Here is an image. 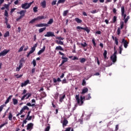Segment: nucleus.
Wrapping results in <instances>:
<instances>
[{"instance_id": "obj_27", "label": "nucleus", "mask_w": 131, "mask_h": 131, "mask_svg": "<svg viewBox=\"0 0 131 131\" xmlns=\"http://www.w3.org/2000/svg\"><path fill=\"white\" fill-rule=\"evenodd\" d=\"M13 118V115L12 113L10 112L8 115V119L10 121H12V119Z\"/></svg>"}, {"instance_id": "obj_16", "label": "nucleus", "mask_w": 131, "mask_h": 131, "mask_svg": "<svg viewBox=\"0 0 131 131\" xmlns=\"http://www.w3.org/2000/svg\"><path fill=\"white\" fill-rule=\"evenodd\" d=\"M45 51H46V46H43L42 49H41L38 51L37 55H41V54H42V53H43Z\"/></svg>"}, {"instance_id": "obj_1", "label": "nucleus", "mask_w": 131, "mask_h": 131, "mask_svg": "<svg viewBox=\"0 0 131 131\" xmlns=\"http://www.w3.org/2000/svg\"><path fill=\"white\" fill-rule=\"evenodd\" d=\"M75 99L77 101V104L79 105V106H82L83 104V98L82 96H81L79 98V94L76 95L75 96Z\"/></svg>"}, {"instance_id": "obj_33", "label": "nucleus", "mask_w": 131, "mask_h": 131, "mask_svg": "<svg viewBox=\"0 0 131 131\" xmlns=\"http://www.w3.org/2000/svg\"><path fill=\"white\" fill-rule=\"evenodd\" d=\"M68 12H69V11L68 10L64 11L63 13V16L64 17H66V16H67V14H68Z\"/></svg>"}, {"instance_id": "obj_24", "label": "nucleus", "mask_w": 131, "mask_h": 131, "mask_svg": "<svg viewBox=\"0 0 131 131\" xmlns=\"http://www.w3.org/2000/svg\"><path fill=\"white\" fill-rule=\"evenodd\" d=\"M75 20L76 21V22H77V23H82V20L78 18V17L75 18Z\"/></svg>"}, {"instance_id": "obj_36", "label": "nucleus", "mask_w": 131, "mask_h": 131, "mask_svg": "<svg viewBox=\"0 0 131 131\" xmlns=\"http://www.w3.org/2000/svg\"><path fill=\"white\" fill-rule=\"evenodd\" d=\"M103 57H104V59H107V50L104 51Z\"/></svg>"}, {"instance_id": "obj_42", "label": "nucleus", "mask_w": 131, "mask_h": 131, "mask_svg": "<svg viewBox=\"0 0 131 131\" xmlns=\"http://www.w3.org/2000/svg\"><path fill=\"white\" fill-rule=\"evenodd\" d=\"M86 60L85 58H82L80 59V63H84L85 62Z\"/></svg>"}, {"instance_id": "obj_3", "label": "nucleus", "mask_w": 131, "mask_h": 131, "mask_svg": "<svg viewBox=\"0 0 131 131\" xmlns=\"http://www.w3.org/2000/svg\"><path fill=\"white\" fill-rule=\"evenodd\" d=\"M33 2H34L32 1V2L29 3H25L24 4H22L21 7L22 9H24V10H27L28 9H29L30 7H31V5H32Z\"/></svg>"}, {"instance_id": "obj_9", "label": "nucleus", "mask_w": 131, "mask_h": 131, "mask_svg": "<svg viewBox=\"0 0 131 131\" xmlns=\"http://www.w3.org/2000/svg\"><path fill=\"white\" fill-rule=\"evenodd\" d=\"M9 52H10V50L5 49L0 53V57H4V56H6V55H7Z\"/></svg>"}, {"instance_id": "obj_13", "label": "nucleus", "mask_w": 131, "mask_h": 131, "mask_svg": "<svg viewBox=\"0 0 131 131\" xmlns=\"http://www.w3.org/2000/svg\"><path fill=\"white\" fill-rule=\"evenodd\" d=\"M61 123H62V126L63 127H65V126H66L67 124H68V120L64 118L62 122L61 121Z\"/></svg>"}, {"instance_id": "obj_6", "label": "nucleus", "mask_w": 131, "mask_h": 131, "mask_svg": "<svg viewBox=\"0 0 131 131\" xmlns=\"http://www.w3.org/2000/svg\"><path fill=\"white\" fill-rule=\"evenodd\" d=\"M22 95H24V96L21 98V101H24V100H25V98L26 100H28V99H29V98H30V96H31V93H26V94ZM27 96V97H26Z\"/></svg>"}, {"instance_id": "obj_46", "label": "nucleus", "mask_w": 131, "mask_h": 131, "mask_svg": "<svg viewBox=\"0 0 131 131\" xmlns=\"http://www.w3.org/2000/svg\"><path fill=\"white\" fill-rule=\"evenodd\" d=\"M34 51H35V48L32 47L31 50L29 52L30 54H32V53H33L34 52Z\"/></svg>"}, {"instance_id": "obj_57", "label": "nucleus", "mask_w": 131, "mask_h": 131, "mask_svg": "<svg viewBox=\"0 0 131 131\" xmlns=\"http://www.w3.org/2000/svg\"><path fill=\"white\" fill-rule=\"evenodd\" d=\"M56 39H59V40H63L64 39V38H62V37H56Z\"/></svg>"}, {"instance_id": "obj_32", "label": "nucleus", "mask_w": 131, "mask_h": 131, "mask_svg": "<svg viewBox=\"0 0 131 131\" xmlns=\"http://www.w3.org/2000/svg\"><path fill=\"white\" fill-rule=\"evenodd\" d=\"M27 106H29V107H33V106H35V104L33 103L31 104V103L30 102H29V103H27Z\"/></svg>"}, {"instance_id": "obj_26", "label": "nucleus", "mask_w": 131, "mask_h": 131, "mask_svg": "<svg viewBox=\"0 0 131 131\" xmlns=\"http://www.w3.org/2000/svg\"><path fill=\"white\" fill-rule=\"evenodd\" d=\"M121 14H124L125 12V9H124V6H123L121 7Z\"/></svg>"}, {"instance_id": "obj_11", "label": "nucleus", "mask_w": 131, "mask_h": 131, "mask_svg": "<svg viewBox=\"0 0 131 131\" xmlns=\"http://www.w3.org/2000/svg\"><path fill=\"white\" fill-rule=\"evenodd\" d=\"M32 128H33V123H30L28 124L27 126V130H29L30 129H32Z\"/></svg>"}, {"instance_id": "obj_4", "label": "nucleus", "mask_w": 131, "mask_h": 131, "mask_svg": "<svg viewBox=\"0 0 131 131\" xmlns=\"http://www.w3.org/2000/svg\"><path fill=\"white\" fill-rule=\"evenodd\" d=\"M117 51L114 52L113 55L111 56V59L112 60L113 63H115L117 61Z\"/></svg>"}, {"instance_id": "obj_2", "label": "nucleus", "mask_w": 131, "mask_h": 131, "mask_svg": "<svg viewBox=\"0 0 131 131\" xmlns=\"http://www.w3.org/2000/svg\"><path fill=\"white\" fill-rule=\"evenodd\" d=\"M26 10H21L19 12H17V14H19L20 16L18 17L17 18H16V21H19V20H21V19L23 18L24 17H25V14H26Z\"/></svg>"}, {"instance_id": "obj_31", "label": "nucleus", "mask_w": 131, "mask_h": 131, "mask_svg": "<svg viewBox=\"0 0 131 131\" xmlns=\"http://www.w3.org/2000/svg\"><path fill=\"white\" fill-rule=\"evenodd\" d=\"M47 28L46 27L41 28L39 30V33H41V32H43L45 30H46Z\"/></svg>"}, {"instance_id": "obj_18", "label": "nucleus", "mask_w": 131, "mask_h": 131, "mask_svg": "<svg viewBox=\"0 0 131 131\" xmlns=\"http://www.w3.org/2000/svg\"><path fill=\"white\" fill-rule=\"evenodd\" d=\"M88 92H89V89L85 88L82 89L81 94V95H83L84 94H86V93H88Z\"/></svg>"}, {"instance_id": "obj_8", "label": "nucleus", "mask_w": 131, "mask_h": 131, "mask_svg": "<svg viewBox=\"0 0 131 131\" xmlns=\"http://www.w3.org/2000/svg\"><path fill=\"white\" fill-rule=\"evenodd\" d=\"M45 37H53V36H56L55 35V33L53 32H47V34L45 35Z\"/></svg>"}, {"instance_id": "obj_56", "label": "nucleus", "mask_w": 131, "mask_h": 131, "mask_svg": "<svg viewBox=\"0 0 131 131\" xmlns=\"http://www.w3.org/2000/svg\"><path fill=\"white\" fill-rule=\"evenodd\" d=\"M57 43L58 45H61V46H63V45H64V43L63 42V41L59 40V41H57Z\"/></svg>"}, {"instance_id": "obj_29", "label": "nucleus", "mask_w": 131, "mask_h": 131, "mask_svg": "<svg viewBox=\"0 0 131 131\" xmlns=\"http://www.w3.org/2000/svg\"><path fill=\"white\" fill-rule=\"evenodd\" d=\"M13 105H17L18 104V100L15 98L12 99Z\"/></svg>"}, {"instance_id": "obj_25", "label": "nucleus", "mask_w": 131, "mask_h": 131, "mask_svg": "<svg viewBox=\"0 0 131 131\" xmlns=\"http://www.w3.org/2000/svg\"><path fill=\"white\" fill-rule=\"evenodd\" d=\"M57 81H58V82H60L61 81H62V80H61V79H60V78H58L57 79H56V78H54L53 82L55 83H56V82H57Z\"/></svg>"}, {"instance_id": "obj_7", "label": "nucleus", "mask_w": 131, "mask_h": 131, "mask_svg": "<svg viewBox=\"0 0 131 131\" xmlns=\"http://www.w3.org/2000/svg\"><path fill=\"white\" fill-rule=\"evenodd\" d=\"M76 29H77L78 30H85V31H86L87 33H90V32L91 31V30H90V29H89V28L88 27H85V28H82L80 26H77L76 27Z\"/></svg>"}, {"instance_id": "obj_50", "label": "nucleus", "mask_w": 131, "mask_h": 131, "mask_svg": "<svg viewBox=\"0 0 131 131\" xmlns=\"http://www.w3.org/2000/svg\"><path fill=\"white\" fill-rule=\"evenodd\" d=\"M5 106H6V105L5 104H3L1 106H0V112H2V111H3V110L4 109V107H5Z\"/></svg>"}, {"instance_id": "obj_12", "label": "nucleus", "mask_w": 131, "mask_h": 131, "mask_svg": "<svg viewBox=\"0 0 131 131\" xmlns=\"http://www.w3.org/2000/svg\"><path fill=\"white\" fill-rule=\"evenodd\" d=\"M36 27H48L49 25L47 24H39L35 25Z\"/></svg>"}, {"instance_id": "obj_59", "label": "nucleus", "mask_w": 131, "mask_h": 131, "mask_svg": "<svg viewBox=\"0 0 131 131\" xmlns=\"http://www.w3.org/2000/svg\"><path fill=\"white\" fill-rule=\"evenodd\" d=\"M86 83V82H85V80L83 79L82 80V85L84 86V85H85Z\"/></svg>"}, {"instance_id": "obj_17", "label": "nucleus", "mask_w": 131, "mask_h": 131, "mask_svg": "<svg viewBox=\"0 0 131 131\" xmlns=\"http://www.w3.org/2000/svg\"><path fill=\"white\" fill-rule=\"evenodd\" d=\"M113 40L115 41V44L116 46H118V38H117V37H114V36H112Z\"/></svg>"}, {"instance_id": "obj_45", "label": "nucleus", "mask_w": 131, "mask_h": 131, "mask_svg": "<svg viewBox=\"0 0 131 131\" xmlns=\"http://www.w3.org/2000/svg\"><path fill=\"white\" fill-rule=\"evenodd\" d=\"M81 46H82L83 48H85V47H88V44L86 43V42H84V44L81 43Z\"/></svg>"}, {"instance_id": "obj_55", "label": "nucleus", "mask_w": 131, "mask_h": 131, "mask_svg": "<svg viewBox=\"0 0 131 131\" xmlns=\"http://www.w3.org/2000/svg\"><path fill=\"white\" fill-rule=\"evenodd\" d=\"M27 120L30 121L31 120V119H32V116H29V117H27V118H26Z\"/></svg>"}, {"instance_id": "obj_21", "label": "nucleus", "mask_w": 131, "mask_h": 131, "mask_svg": "<svg viewBox=\"0 0 131 131\" xmlns=\"http://www.w3.org/2000/svg\"><path fill=\"white\" fill-rule=\"evenodd\" d=\"M13 97V95H10L9 96V97L7 99L6 101L5 102V104H8L9 102H10V100L12 99Z\"/></svg>"}, {"instance_id": "obj_51", "label": "nucleus", "mask_w": 131, "mask_h": 131, "mask_svg": "<svg viewBox=\"0 0 131 131\" xmlns=\"http://www.w3.org/2000/svg\"><path fill=\"white\" fill-rule=\"evenodd\" d=\"M4 15L5 16V17H9V13H8V11H5Z\"/></svg>"}, {"instance_id": "obj_41", "label": "nucleus", "mask_w": 131, "mask_h": 131, "mask_svg": "<svg viewBox=\"0 0 131 131\" xmlns=\"http://www.w3.org/2000/svg\"><path fill=\"white\" fill-rule=\"evenodd\" d=\"M36 21V19L35 18L32 19L31 21H29V24H32Z\"/></svg>"}, {"instance_id": "obj_47", "label": "nucleus", "mask_w": 131, "mask_h": 131, "mask_svg": "<svg viewBox=\"0 0 131 131\" xmlns=\"http://www.w3.org/2000/svg\"><path fill=\"white\" fill-rule=\"evenodd\" d=\"M23 112H24V111L21 109L19 113H18L17 115L16 116L18 117L19 116V115H21V114H22L23 113Z\"/></svg>"}, {"instance_id": "obj_10", "label": "nucleus", "mask_w": 131, "mask_h": 131, "mask_svg": "<svg viewBox=\"0 0 131 131\" xmlns=\"http://www.w3.org/2000/svg\"><path fill=\"white\" fill-rule=\"evenodd\" d=\"M122 43H123L125 49H126L128 45V42L127 40H125L124 38H123L122 40Z\"/></svg>"}, {"instance_id": "obj_30", "label": "nucleus", "mask_w": 131, "mask_h": 131, "mask_svg": "<svg viewBox=\"0 0 131 131\" xmlns=\"http://www.w3.org/2000/svg\"><path fill=\"white\" fill-rule=\"evenodd\" d=\"M4 37H8L10 36V32L7 31L4 35Z\"/></svg>"}, {"instance_id": "obj_20", "label": "nucleus", "mask_w": 131, "mask_h": 131, "mask_svg": "<svg viewBox=\"0 0 131 131\" xmlns=\"http://www.w3.org/2000/svg\"><path fill=\"white\" fill-rule=\"evenodd\" d=\"M41 6L43 8V9H45V8L47 7V2H46V1H44L41 3Z\"/></svg>"}, {"instance_id": "obj_54", "label": "nucleus", "mask_w": 131, "mask_h": 131, "mask_svg": "<svg viewBox=\"0 0 131 131\" xmlns=\"http://www.w3.org/2000/svg\"><path fill=\"white\" fill-rule=\"evenodd\" d=\"M32 62H33V67H35L36 66V61H35V59H33Z\"/></svg>"}, {"instance_id": "obj_62", "label": "nucleus", "mask_w": 131, "mask_h": 131, "mask_svg": "<svg viewBox=\"0 0 131 131\" xmlns=\"http://www.w3.org/2000/svg\"><path fill=\"white\" fill-rule=\"evenodd\" d=\"M124 25V24H123V22H122L121 24L120 29H122L123 28Z\"/></svg>"}, {"instance_id": "obj_15", "label": "nucleus", "mask_w": 131, "mask_h": 131, "mask_svg": "<svg viewBox=\"0 0 131 131\" xmlns=\"http://www.w3.org/2000/svg\"><path fill=\"white\" fill-rule=\"evenodd\" d=\"M66 97V95L63 94V95H60L59 96V102L62 103Z\"/></svg>"}, {"instance_id": "obj_37", "label": "nucleus", "mask_w": 131, "mask_h": 131, "mask_svg": "<svg viewBox=\"0 0 131 131\" xmlns=\"http://www.w3.org/2000/svg\"><path fill=\"white\" fill-rule=\"evenodd\" d=\"M22 110H23L24 111L25 110H28L29 111V107H28V106H24L23 107V108H21Z\"/></svg>"}, {"instance_id": "obj_63", "label": "nucleus", "mask_w": 131, "mask_h": 131, "mask_svg": "<svg viewBox=\"0 0 131 131\" xmlns=\"http://www.w3.org/2000/svg\"><path fill=\"white\" fill-rule=\"evenodd\" d=\"M57 3V1L55 0V1H53L52 2V6H55V5H56V3Z\"/></svg>"}, {"instance_id": "obj_40", "label": "nucleus", "mask_w": 131, "mask_h": 131, "mask_svg": "<svg viewBox=\"0 0 131 131\" xmlns=\"http://www.w3.org/2000/svg\"><path fill=\"white\" fill-rule=\"evenodd\" d=\"M24 47H25V46L23 45L19 48V49L18 50V53H20V52H22V51H23Z\"/></svg>"}, {"instance_id": "obj_48", "label": "nucleus", "mask_w": 131, "mask_h": 131, "mask_svg": "<svg viewBox=\"0 0 131 131\" xmlns=\"http://www.w3.org/2000/svg\"><path fill=\"white\" fill-rule=\"evenodd\" d=\"M47 97V94H46L45 92H42V95H41V98H46Z\"/></svg>"}, {"instance_id": "obj_61", "label": "nucleus", "mask_w": 131, "mask_h": 131, "mask_svg": "<svg viewBox=\"0 0 131 131\" xmlns=\"http://www.w3.org/2000/svg\"><path fill=\"white\" fill-rule=\"evenodd\" d=\"M120 32H121L120 28H118L117 29V35H119V34H120Z\"/></svg>"}, {"instance_id": "obj_38", "label": "nucleus", "mask_w": 131, "mask_h": 131, "mask_svg": "<svg viewBox=\"0 0 131 131\" xmlns=\"http://www.w3.org/2000/svg\"><path fill=\"white\" fill-rule=\"evenodd\" d=\"M90 99H92V97H91V94H89L85 98V100H90Z\"/></svg>"}, {"instance_id": "obj_44", "label": "nucleus", "mask_w": 131, "mask_h": 131, "mask_svg": "<svg viewBox=\"0 0 131 131\" xmlns=\"http://www.w3.org/2000/svg\"><path fill=\"white\" fill-rule=\"evenodd\" d=\"M37 9H38V8H37V7H34V8H33V12H34V13H37Z\"/></svg>"}, {"instance_id": "obj_60", "label": "nucleus", "mask_w": 131, "mask_h": 131, "mask_svg": "<svg viewBox=\"0 0 131 131\" xmlns=\"http://www.w3.org/2000/svg\"><path fill=\"white\" fill-rule=\"evenodd\" d=\"M91 14H96V13H98V10H95L92 11H91Z\"/></svg>"}, {"instance_id": "obj_19", "label": "nucleus", "mask_w": 131, "mask_h": 131, "mask_svg": "<svg viewBox=\"0 0 131 131\" xmlns=\"http://www.w3.org/2000/svg\"><path fill=\"white\" fill-rule=\"evenodd\" d=\"M55 50L56 51H62V52H64V49L61 46H57Z\"/></svg>"}, {"instance_id": "obj_5", "label": "nucleus", "mask_w": 131, "mask_h": 131, "mask_svg": "<svg viewBox=\"0 0 131 131\" xmlns=\"http://www.w3.org/2000/svg\"><path fill=\"white\" fill-rule=\"evenodd\" d=\"M59 55H61V56H62L61 57V59H62L61 62H62L64 64L65 62L68 61V58L64 57V53L59 51Z\"/></svg>"}, {"instance_id": "obj_28", "label": "nucleus", "mask_w": 131, "mask_h": 131, "mask_svg": "<svg viewBox=\"0 0 131 131\" xmlns=\"http://www.w3.org/2000/svg\"><path fill=\"white\" fill-rule=\"evenodd\" d=\"M66 0H59L57 2V6H59V4H64Z\"/></svg>"}, {"instance_id": "obj_23", "label": "nucleus", "mask_w": 131, "mask_h": 131, "mask_svg": "<svg viewBox=\"0 0 131 131\" xmlns=\"http://www.w3.org/2000/svg\"><path fill=\"white\" fill-rule=\"evenodd\" d=\"M54 23V19L53 18H51L49 19V21L47 23L48 25H51Z\"/></svg>"}, {"instance_id": "obj_64", "label": "nucleus", "mask_w": 131, "mask_h": 131, "mask_svg": "<svg viewBox=\"0 0 131 131\" xmlns=\"http://www.w3.org/2000/svg\"><path fill=\"white\" fill-rule=\"evenodd\" d=\"M121 16L123 17V19H125L126 18V14L123 13V14H121Z\"/></svg>"}, {"instance_id": "obj_14", "label": "nucleus", "mask_w": 131, "mask_h": 131, "mask_svg": "<svg viewBox=\"0 0 131 131\" xmlns=\"http://www.w3.org/2000/svg\"><path fill=\"white\" fill-rule=\"evenodd\" d=\"M30 81H29V80H27L24 82H22L21 83V88H23V86H26V85H27V84L30 83Z\"/></svg>"}, {"instance_id": "obj_22", "label": "nucleus", "mask_w": 131, "mask_h": 131, "mask_svg": "<svg viewBox=\"0 0 131 131\" xmlns=\"http://www.w3.org/2000/svg\"><path fill=\"white\" fill-rule=\"evenodd\" d=\"M35 19H36V21H38V20H42V19H45V16H37L36 18H35Z\"/></svg>"}, {"instance_id": "obj_39", "label": "nucleus", "mask_w": 131, "mask_h": 131, "mask_svg": "<svg viewBox=\"0 0 131 131\" xmlns=\"http://www.w3.org/2000/svg\"><path fill=\"white\" fill-rule=\"evenodd\" d=\"M117 21V16H114L113 19V23H115Z\"/></svg>"}, {"instance_id": "obj_43", "label": "nucleus", "mask_w": 131, "mask_h": 131, "mask_svg": "<svg viewBox=\"0 0 131 131\" xmlns=\"http://www.w3.org/2000/svg\"><path fill=\"white\" fill-rule=\"evenodd\" d=\"M58 97H59V93H56L54 95V98L55 99V100H57Z\"/></svg>"}, {"instance_id": "obj_58", "label": "nucleus", "mask_w": 131, "mask_h": 131, "mask_svg": "<svg viewBox=\"0 0 131 131\" xmlns=\"http://www.w3.org/2000/svg\"><path fill=\"white\" fill-rule=\"evenodd\" d=\"M50 128H51V127L49 125L45 128V131H50Z\"/></svg>"}, {"instance_id": "obj_34", "label": "nucleus", "mask_w": 131, "mask_h": 131, "mask_svg": "<svg viewBox=\"0 0 131 131\" xmlns=\"http://www.w3.org/2000/svg\"><path fill=\"white\" fill-rule=\"evenodd\" d=\"M122 51H123V49L122 48V45H121L119 47V54H120V55H121V53H122Z\"/></svg>"}, {"instance_id": "obj_52", "label": "nucleus", "mask_w": 131, "mask_h": 131, "mask_svg": "<svg viewBox=\"0 0 131 131\" xmlns=\"http://www.w3.org/2000/svg\"><path fill=\"white\" fill-rule=\"evenodd\" d=\"M9 7H10V4L4 5V7L6 8L7 10H9Z\"/></svg>"}, {"instance_id": "obj_53", "label": "nucleus", "mask_w": 131, "mask_h": 131, "mask_svg": "<svg viewBox=\"0 0 131 131\" xmlns=\"http://www.w3.org/2000/svg\"><path fill=\"white\" fill-rule=\"evenodd\" d=\"M16 77H17V78H21V77L22 76H23V75H18V74H17V75H15V76Z\"/></svg>"}, {"instance_id": "obj_49", "label": "nucleus", "mask_w": 131, "mask_h": 131, "mask_svg": "<svg viewBox=\"0 0 131 131\" xmlns=\"http://www.w3.org/2000/svg\"><path fill=\"white\" fill-rule=\"evenodd\" d=\"M92 43L93 44L94 47H96L97 46V43H96V41H95V38H93L92 39Z\"/></svg>"}, {"instance_id": "obj_35", "label": "nucleus", "mask_w": 131, "mask_h": 131, "mask_svg": "<svg viewBox=\"0 0 131 131\" xmlns=\"http://www.w3.org/2000/svg\"><path fill=\"white\" fill-rule=\"evenodd\" d=\"M129 18H130L129 16H127L126 18L125 17V19L124 18L123 20H124V23H127V21L129 20Z\"/></svg>"}]
</instances>
